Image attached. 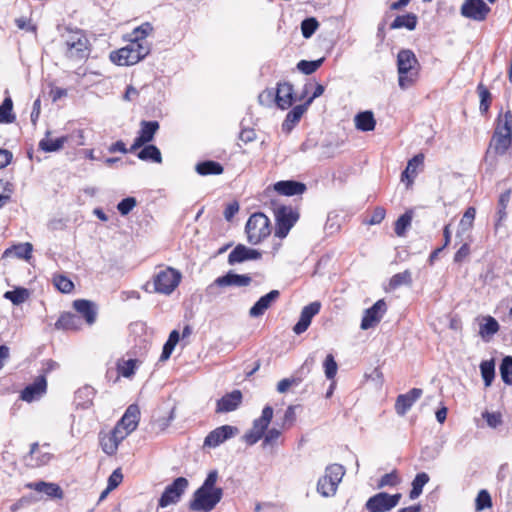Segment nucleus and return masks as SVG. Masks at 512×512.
<instances>
[{
    "label": "nucleus",
    "mask_w": 512,
    "mask_h": 512,
    "mask_svg": "<svg viewBox=\"0 0 512 512\" xmlns=\"http://www.w3.org/2000/svg\"><path fill=\"white\" fill-rule=\"evenodd\" d=\"M239 432L238 428L231 425H223L212 430L204 439V446L215 448L226 440L234 437Z\"/></svg>",
    "instance_id": "14"
},
{
    "label": "nucleus",
    "mask_w": 512,
    "mask_h": 512,
    "mask_svg": "<svg viewBox=\"0 0 512 512\" xmlns=\"http://www.w3.org/2000/svg\"><path fill=\"white\" fill-rule=\"evenodd\" d=\"M195 171L201 176L220 175L223 173V166L216 161L206 160L196 164Z\"/></svg>",
    "instance_id": "34"
},
{
    "label": "nucleus",
    "mask_w": 512,
    "mask_h": 512,
    "mask_svg": "<svg viewBox=\"0 0 512 512\" xmlns=\"http://www.w3.org/2000/svg\"><path fill=\"white\" fill-rule=\"evenodd\" d=\"M475 506L477 511L490 508L492 506L491 496L487 490H481L475 500Z\"/></svg>",
    "instance_id": "58"
},
{
    "label": "nucleus",
    "mask_w": 512,
    "mask_h": 512,
    "mask_svg": "<svg viewBox=\"0 0 512 512\" xmlns=\"http://www.w3.org/2000/svg\"><path fill=\"white\" fill-rule=\"evenodd\" d=\"M387 310L383 299L376 301L370 308L366 309L361 321V329L367 330L377 325Z\"/></svg>",
    "instance_id": "15"
},
{
    "label": "nucleus",
    "mask_w": 512,
    "mask_h": 512,
    "mask_svg": "<svg viewBox=\"0 0 512 512\" xmlns=\"http://www.w3.org/2000/svg\"><path fill=\"white\" fill-rule=\"evenodd\" d=\"M29 297V292L26 288L18 287L14 290L6 291L4 298L10 300L14 305L22 304Z\"/></svg>",
    "instance_id": "50"
},
{
    "label": "nucleus",
    "mask_w": 512,
    "mask_h": 512,
    "mask_svg": "<svg viewBox=\"0 0 512 512\" xmlns=\"http://www.w3.org/2000/svg\"><path fill=\"white\" fill-rule=\"evenodd\" d=\"M323 368H324V373H325V376L328 380H334L336 374H337V370H338V365H337V362L335 361V358L332 354H328L323 362Z\"/></svg>",
    "instance_id": "56"
},
{
    "label": "nucleus",
    "mask_w": 512,
    "mask_h": 512,
    "mask_svg": "<svg viewBox=\"0 0 512 512\" xmlns=\"http://www.w3.org/2000/svg\"><path fill=\"white\" fill-rule=\"evenodd\" d=\"M33 251V246L31 243H20L14 245L11 248H8L4 252V256H9L10 254H14L15 257L19 259L29 260L31 258V253Z\"/></svg>",
    "instance_id": "39"
},
{
    "label": "nucleus",
    "mask_w": 512,
    "mask_h": 512,
    "mask_svg": "<svg viewBox=\"0 0 512 512\" xmlns=\"http://www.w3.org/2000/svg\"><path fill=\"white\" fill-rule=\"evenodd\" d=\"M137 157L142 161H151L159 164L162 163L161 152L155 145L145 144L137 153Z\"/></svg>",
    "instance_id": "38"
},
{
    "label": "nucleus",
    "mask_w": 512,
    "mask_h": 512,
    "mask_svg": "<svg viewBox=\"0 0 512 512\" xmlns=\"http://www.w3.org/2000/svg\"><path fill=\"white\" fill-rule=\"evenodd\" d=\"M81 327L80 318L70 312H64L60 315L58 320L55 323V328L57 330H71L76 331Z\"/></svg>",
    "instance_id": "29"
},
{
    "label": "nucleus",
    "mask_w": 512,
    "mask_h": 512,
    "mask_svg": "<svg viewBox=\"0 0 512 512\" xmlns=\"http://www.w3.org/2000/svg\"><path fill=\"white\" fill-rule=\"evenodd\" d=\"M262 256L261 252L255 249L246 247L243 244H238L229 254L228 263L235 265L247 260H258Z\"/></svg>",
    "instance_id": "20"
},
{
    "label": "nucleus",
    "mask_w": 512,
    "mask_h": 512,
    "mask_svg": "<svg viewBox=\"0 0 512 512\" xmlns=\"http://www.w3.org/2000/svg\"><path fill=\"white\" fill-rule=\"evenodd\" d=\"M95 391L91 386H84L78 389L75 393V400L77 401V405L82 408H88L92 405V400L94 397Z\"/></svg>",
    "instance_id": "41"
},
{
    "label": "nucleus",
    "mask_w": 512,
    "mask_h": 512,
    "mask_svg": "<svg viewBox=\"0 0 512 512\" xmlns=\"http://www.w3.org/2000/svg\"><path fill=\"white\" fill-rule=\"evenodd\" d=\"M153 31V27L149 22H145L135 28L131 33V40L137 41L139 44H148L146 37Z\"/></svg>",
    "instance_id": "49"
},
{
    "label": "nucleus",
    "mask_w": 512,
    "mask_h": 512,
    "mask_svg": "<svg viewBox=\"0 0 512 512\" xmlns=\"http://www.w3.org/2000/svg\"><path fill=\"white\" fill-rule=\"evenodd\" d=\"M491 8L483 0H465L461 6V15L474 21H484Z\"/></svg>",
    "instance_id": "13"
},
{
    "label": "nucleus",
    "mask_w": 512,
    "mask_h": 512,
    "mask_svg": "<svg viewBox=\"0 0 512 512\" xmlns=\"http://www.w3.org/2000/svg\"><path fill=\"white\" fill-rule=\"evenodd\" d=\"M493 134L512 135V112L510 110L497 117Z\"/></svg>",
    "instance_id": "36"
},
{
    "label": "nucleus",
    "mask_w": 512,
    "mask_h": 512,
    "mask_svg": "<svg viewBox=\"0 0 512 512\" xmlns=\"http://www.w3.org/2000/svg\"><path fill=\"white\" fill-rule=\"evenodd\" d=\"M53 283L54 286L62 293H70L74 289V283L63 275H55Z\"/></svg>",
    "instance_id": "57"
},
{
    "label": "nucleus",
    "mask_w": 512,
    "mask_h": 512,
    "mask_svg": "<svg viewBox=\"0 0 512 512\" xmlns=\"http://www.w3.org/2000/svg\"><path fill=\"white\" fill-rule=\"evenodd\" d=\"M272 417L273 408L270 405H266L262 410L261 416L253 421L252 428L244 434L243 439L246 444L254 445L265 436Z\"/></svg>",
    "instance_id": "10"
},
{
    "label": "nucleus",
    "mask_w": 512,
    "mask_h": 512,
    "mask_svg": "<svg viewBox=\"0 0 512 512\" xmlns=\"http://www.w3.org/2000/svg\"><path fill=\"white\" fill-rule=\"evenodd\" d=\"M400 499V493L390 495L386 492H379L367 500L365 508L369 512H386L397 506Z\"/></svg>",
    "instance_id": "12"
},
{
    "label": "nucleus",
    "mask_w": 512,
    "mask_h": 512,
    "mask_svg": "<svg viewBox=\"0 0 512 512\" xmlns=\"http://www.w3.org/2000/svg\"><path fill=\"white\" fill-rule=\"evenodd\" d=\"M159 122L158 121H141L140 130L138 131V137L145 143H150L159 130Z\"/></svg>",
    "instance_id": "32"
},
{
    "label": "nucleus",
    "mask_w": 512,
    "mask_h": 512,
    "mask_svg": "<svg viewBox=\"0 0 512 512\" xmlns=\"http://www.w3.org/2000/svg\"><path fill=\"white\" fill-rule=\"evenodd\" d=\"M412 284V274L409 270H405L403 272L397 273L393 275L389 281V286L391 289L395 290L402 285H411Z\"/></svg>",
    "instance_id": "51"
},
{
    "label": "nucleus",
    "mask_w": 512,
    "mask_h": 512,
    "mask_svg": "<svg viewBox=\"0 0 512 512\" xmlns=\"http://www.w3.org/2000/svg\"><path fill=\"white\" fill-rule=\"evenodd\" d=\"M275 216V236L285 238L291 228L296 224L300 215L297 209L291 206H280L274 211Z\"/></svg>",
    "instance_id": "8"
},
{
    "label": "nucleus",
    "mask_w": 512,
    "mask_h": 512,
    "mask_svg": "<svg viewBox=\"0 0 512 512\" xmlns=\"http://www.w3.org/2000/svg\"><path fill=\"white\" fill-rule=\"evenodd\" d=\"M418 18L414 13H407L405 15L397 16L394 21L390 24L391 29L406 28L408 30H414L416 28Z\"/></svg>",
    "instance_id": "37"
},
{
    "label": "nucleus",
    "mask_w": 512,
    "mask_h": 512,
    "mask_svg": "<svg viewBox=\"0 0 512 512\" xmlns=\"http://www.w3.org/2000/svg\"><path fill=\"white\" fill-rule=\"evenodd\" d=\"M46 387V377L44 375H40L32 384H29L22 390L20 397L26 402H32L45 393Z\"/></svg>",
    "instance_id": "21"
},
{
    "label": "nucleus",
    "mask_w": 512,
    "mask_h": 512,
    "mask_svg": "<svg viewBox=\"0 0 512 512\" xmlns=\"http://www.w3.org/2000/svg\"><path fill=\"white\" fill-rule=\"evenodd\" d=\"M182 275L172 267H166L154 276V290L157 293L170 295L179 285Z\"/></svg>",
    "instance_id": "9"
},
{
    "label": "nucleus",
    "mask_w": 512,
    "mask_h": 512,
    "mask_svg": "<svg viewBox=\"0 0 512 512\" xmlns=\"http://www.w3.org/2000/svg\"><path fill=\"white\" fill-rule=\"evenodd\" d=\"M422 394V389L412 388L407 393L398 395L395 401L396 413L399 416H404Z\"/></svg>",
    "instance_id": "18"
},
{
    "label": "nucleus",
    "mask_w": 512,
    "mask_h": 512,
    "mask_svg": "<svg viewBox=\"0 0 512 512\" xmlns=\"http://www.w3.org/2000/svg\"><path fill=\"white\" fill-rule=\"evenodd\" d=\"M140 420V409L138 405L131 404L126 409L121 419L116 423L123 429L132 433L138 426Z\"/></svg>",
    "instance_id": "22"
},
{
    "label": "nucleus",
    "mask_w": 512,
    "mask_h": 512,
    "mask_svg": "<svg viewBox=\"0 0 512 512\" xmlns=\"http://www.w3.org/2000/svg\"><path fill=\"white\" fill-rule=\"evenodd\" d=\"M136 364V359L124 360L121 364H118L119 373L126 378L131 377L135 373Z\"/></svg>",
    "instance_id": "59"
},
{
    "label": "nucleus",
    "mask_w": 512,
    "mask_h": 512,
    "mask_svg": "<svg viewBox=\"0 0 512 512\" xmlns=\"http://www.w3.org/2000/svg\"><path fill=\"white\" fill-rule=\"evenodd\" d=\"M304 183L295 180H282L274 184V190L284 196L301 195L306 191Z\"/></svg>",
    "instance_id": "23"
},
{
    "label": "nucleus",
    "mask_w": 512,
    "mask_h": 512,
    "mask_svg": "<svg viewBox=\"0 0 512 512\" xmlns=\"http://www.w3.org/2000/svg\"><path fill=\"white\" fill-rule=\"evenodd\" d=\"M319 27V22L314 17H309L301 22V32L304 38H310Z\"/></svg>",
    "instance_id": "55"
},
{
    "label": "nucleus",
    "mask_w": 512,
    "mask_h": 512,
    "mask_svg": "<svg viewBox=\"0 0 512 512\" xmlns=\"http://www.w3.org/2000/svg\"><path fill=\"white\" fill-rule=\"evenodd\" d=\"M52 457L53 455L50 452L41 450L38 443H33L26 461L29 466L39 467L46 465Z\"/></svg>",
    "instance_id": "28"
},
{
    "label": "nucleus",
    "mask_w": 512,
    "mask_h": 512,
    "mask_svg": "<svg viewBox=\"0 0 512 512\" xmlns=\"http://www.w3.org/2000/svg\"><path fill=\"white\" fill-rule=\"evenodd\" d=\"M26 487L31 490H35L40 493L46 494L50 498L62 499L63 491L61 487L56 483H50L45 481L31 482L26 484Z\"/></svg>",
    "instance_id": "27"
},
{
    "label": "nucleus",
    "mask_w": 512,
    "mask_h": 512,
    "mask_svg": "<svg viewBox=\"0 0 512 512\" xmlns=\"http://www.w3.org/2000/svg\"><path fill=\"white\" fill-rule=\"evenodd\" d=\"M100 445L105 454L113 456L117 453L119 443L111 433H108L100 437Z\"/></svg>",
    "instance_id": "48"
},
{
    "label": "nucleus",
    "mask_w": 512,
    "mask_h": 512,
    "mask_svg": "<svg viewBox=\"0 0 512 512\" xmlns=\"http://www.w3.org/2000/svg\"><path fill=\"white\" fill-rule=\"evenodd\" d=\"M174 418H175V408H172L169 411L167 417H159L157 419H154L153 425L159 432H162L169 427V425L174 420Z\"/></svg>",
    "instance_id": "60"
},
{
    "label": "nucleus",
    "mask_w": 512,
    "mask_h": 512,
    "mask_svg": "<svg viewBox=\"0 0 512 512\" xmlns=\"http://www.w3.org/2000/svg\"><path fill=\"white\" fill-rule=\"evenodd\" d=\"M51 132L47 131L45 137L40 140L38 147L44 152H56L63 148L64 144L67 143L68 137L61 136L56 139L50 138Z\"/></svg>",
    "instance_id": "30"
},
{
    "label": "nucleus",
    "mask_w": 512,
    "mask_h": 512,
    "mask_svg": "<svg viewBox=\"0 0 512 512\" xmlns=\"http://www.w3.org/2000/svg\"><path fill=\"white\" fill-rule=\"evenodd\" d=\"M301 382L300 378H284L277 384V391L279 393H285L291 386H297Z\"/></svg>",
    "instance_id": "64"
},
{
    "label": "nucleus",
    "mask_w": 512,
    "mask_h": 512,
    "mask_svg": "<svg viewBox=\"0 0 512 512\" xmlns=\"http://www.w3.org/2000/svg\"><path fill=\"white\" fill-rule=\"evenodd\" d=\"M280 296L278 290H271L266 295L260 297L256 303L250 308L249 315L251 317L262 316L268 308L275 302Z\"/></svg>",
    "instance_id": "24"
},
{
    "label": "nucleus",
    "mask_w": 512,
    "mask_h": 512,
    "mask_svg": "<svg viewBox=\"0 0 512 512\" xmlns=\"http://www.w3.org/2000/svg\"><path fill=\"white\" fill-rule=\"evenodd\" d=\"M477 92L480 97L479 110L482 115L487 114L492 101V95L490 91L482 83L477 86Z\"/></svg>",
    "instance_id": "47"
},
{
    "label": "nucleus",
    "mask_w": 512,
    "mask_h": 512,
    "mask_svg": "<svg viewBox=\"0 0 512 512\" xmlns=\"http://www.w3.org/2000/svg\"><path fill=\"white\" fill-rule=\"evenodd\" d=\"M413 218V212L411 210L406 211L402 214L395 222L394 231L397 236H404L406 234L407 229L411 226Z\"/></svg>",
    "instance_id": "45"
},
{
    "label": "nucleus",
    "mask_w": 512,
    "mask_h": 512,
    "mask_svg": "<svg viewBox=\"0 0 512 512\" xmlns=\"http://www.w3.org/2000/svg\"><path fill=\"white\" fill-rule=\"evenodd\" d=\"M245 233L250 244L261 243L271 234L270 219L262 212L253 213L246 222Z\"/></svg>",
    "instance_id": "6"
},
{
    "label": "nucleus",
    "mask_w": 512,
    "mask_h": 512,
    "mask_svg": "<svg viewBox=\"0 0 512 512\" xmlns=\"http://www.w3.org/2000/svg\"><path fill=\"white\" fill-rule=\"evenodd\" d=\"M243 400L242 392L238 389L226 393L216 402L215 412L217 414L228 413L239 408Z\"/></svg>",
    "instance_id": "16"
},
{
    "label": "nucleus",
    "mask_w": 512,
    "mask_h": 512,
    "mask_svg": "<svg viewBox=\"0 0 512 512\" xmlns=\"http://www.w3.org/2000/svg\"><path fill=\"white\" fill-rule=\"evenodd\" d=\"M150 53L149 44H139L137 41L131 40L130 43L110 54L113 63L120 66H130L138 63Z\"/></svg>",
    "instance_id": "5"
},
{
    "label": "nucleus",
    "mask_w": 512,
    "mask_h": 512,
    "mask_svg": "<svg viewBox=\"0 0 512 512\" xmlns=\"http://www.w3.org/2000/svg\"><path fill=\"white\" fill-rule=\"evenodd\" d=\"M179 339H180L179 332L177 330H173L170 333L168 340L165 342V344L163 346L162 353H161L160 359H159L160 361H166L170 358Z\"/></svg>",
    "instance_id": "46"
},
{
    "label": "nucleus",
    "mask_w": 512,
    "mask_h": 512,
    "mask_svg": "<svg viewBox=\"0 0 512 512\" xmlns=\"http://www.w3.org/2000/svg\"><path fill=\"white\" fill-rule=\"evenodd\" d=\"M429 479V475L425 472L416 474L412 481V489L409 493L410 499H416L422 494L423 487L429 482Z\"/></svg>",
    "instance_id": "42"
},
{
    "label": "nucleus",
    "mask_w": 512,
    "mask_h": 512,
    "mask_svg": "<svg viewBox=\"0 0 512 512\" xmlns=\"http://www.w3.org/2000/svg\"><path fill=\"white\" fill-rule=\"evenodd\" d=\"M308 107L309 106L305 103L293 107L292 110L287 113L284 121L282 122V131L287 134L290 133L301 120Z\"/></svg>",
    "instance_id": "26"
},
{
    "label": "nucleus",
    "mask_w": 512,
    "mask_h": 512,
    "mask_svg": "<svg viewBox=\"0 0 512 512\" xmlns=\"http://www.w3.org/2000/svg\"><path fill=\"white\" fill-rule=\"evenodd\" d=\"M324 62V58L318 60L307 61L301 60L297 64V69L303 74L310 75L314 73Z\"/></svg>",
    "instance_id": "54"
},
{
    "label": "nucleus",
    "mask_w": 512,
    "mask_h": 512,
    "mask_svg": "<svg viewBox=\"0 0 512 512\" xmlns=\"http://www.w3.org/2000/svg\"><path fill=\"white\" fill-rule=\"evenodd\" d=\"M251 282L252 278L249 275L236 274L233 271H229L225 275L217 277L209 284L204 291V296L208 301H213L222 293V289L231 286L246 287Z\"/></svg>",
    "instance_id": "4"
},
{
    "label": "nucleus",
    "mask_w": 512,
    "mask_h": 512,
    "mask_svg": "<svg viewBox=\"0 0 512 512\" xmlns=\"http://www.w3.org/2000/svg\"><path fill=\"white\" fill-rule=\"evenodd\" d=\"M345 475V469L340 464L328 465L325 474L317 482V491L324 497L335 495L339 483Z\"/></svg>",
    "instance_id": "7"
},
{
    "label": "nucleus",
    "mask_w": 512,
    "mask_h": 512,
    "mask_svg": "<svg viewBox=\"0 0 512 512\" xmlns=\"http://www.w3.org/2000/svg\"><path fill=\"white\" fill-rule=\"evenodd\" d=\"M480 372L486 387L491 386L495 377V363L494 360H485L480 364Z\"/></svg>",
    "instance_id": "44"
},
{
    "label": "nucleus",
    "mask_w": 512,
    "mask_h": 512,
    "mask_svg": "<svg viewBox=\"0 0 512 512\" xmlns=\"http://www.w3.org/2000/svg\"><path fill=\"white\" fill-rule=\"evenodd\" d=\"M218 471L211 470L202 485L195 490L189 502V509L195 512H211L223 498V488L217 487Z\"/></svg>",
    "instance_id": "1"
},
{
    "label": "nucleus",
    "mask_w": 512,
    "mask_h": 512,
    "mask_svg": "<svg viewBox=\"0 0 512 512\" xmlns=\"http://www.w3.org/2000/svg\"><path fill=\"white\" fill-rule=\"evenodd\" d=\"M499 331V324L492 316H484L481 319L479 335L484 341H489Z\"/></svg>",
    "instance_id": "31"
},
{
    "label": "nucleus",
    "mask_w": 512,
    "mask_h": 512,
    "mask_svg": "<svg viewBox=\"0 0 512 512\" xmlns=\"http://www.w3.org/2000/svg\"><path fill=\"white\" fill-rule=\"evenodd\" d=\"M510 201V191H505L500 194L498 200V210H497V222L496 226H498L505 218H506V208Z\"/></svg>",
    "instance_id": "53"
},
{
    "label": "nucleus",
    "mask_w": 512,
    "mask_h": 512,
    "mask_svg": "<svg viewBox=\"0 0 512 512\" xmlns=\"http://www.w3.org/2000/svg\"><path fill=\"white\" fill-rule=\"evenodd\" d=\"M295 100L294 89L291 83L283 82L277 84L275 102L281 110L290 108Z\"/></svg>",
    "instance_id": "19"
},
{
    "label": "nucleus",
    "mask_w": 512,
    "mask_h": 512,
    "mask_svg": "<svg viewBox=\"0 0 512 512\" xmlns=\"http://www.w3.org/2000/svg\"><path fill=\"white\" fill-rule=\"evenodd\" d=\"M15 119L13 101L10 96H7L0 105V123H13Z\"/></svg>",
    "instance_id": "43"
},
{
    "label": "nucleus",
    "mask_w": 512,
    "mask_h": 512,
    "mask_svg": "<svg viewBox=\"0 0 512 512\" xmlns=\"http://www.w3.org/2000/svg\"><path fill=\"white\" fill-rule=\"evenodd\" d=\"M136 204L137 201L134 197H126L118 203L117 209L121 215L125 216L132 211Z\"/></svg>",
    "instance_id": "63"
},
{
    "label": "nucleus",
    "mask_w": 512,
    "mask_h": 512,
    "mask_svg": "<svg viewBox=\"0 0 512 512\" xmlns=\"http://www.w3.org/2000/svg\"><path fill=\"white\" fill-rule=\"evenodd\" d=\"M399 482H400V479L398 477L397 471L393 470L392 472L383 475L380 478L377 486H378V488H383V487H386V486L394 487Z\"/></svg>",
    "instance_id": "61"
},
{
    "label": "nucleus",
    "mask_w": 512,
    "mask_h": 512,
    "mask_svg": "<svg viewBox=\"0 0 512 512\" xmlns=\"http://www.w3.org/2000/svg\"><path fill=\"white\" fill-rule=\"evenodd\" d=\"M420 64L410 49H401L397 54L398 84L403 90L413 86L419 77Z\"/></svg>",
    "instance_id": "3"
},
{
    "label": "nucleus",
    "mask_w": 512,
    "mask_h": 512,
    "mask_svg": "<svg viewBox=\"0 0 512 512\" xmlns=\"http://www.w3.org/2000/svg\"><path fill=\"white\" fill-rule=\"evenodd\" d=\"M424 156L422 154L415 155L408 161L406 169L402 172V181L405 179L412 182L417 175V168L423 164Z\"/></svg>",
    "instance_id": "40"
},
{
    "label": "nucleus",
    "mask_w": 512,
    "mask_h": 512,
    "mask_svg": "<svg viewBox=\"0 0 512 512\" xmlns=\"http://www.w3.org/2000/svg\"><path fill=\"white\" fill-rule=\"evenodd\" d=\"M376 121L371 111L360 112L355 116V126L358 130L368 132L374 130Z\"/></svg>",
    "instance_id": "35"
},
{
    "label": "nucleus",
    "mask_w": 512,
    "mask_h": 512,
    "mask_svg": "<svg viewBox=\"0 0 512 512\" xmlns=\"http://www.w3.org/2000/svg\"><path fill=\"white\" fill-rule=\"evenodd\" d=\"M512 144V135L493 134L491 148L497 155H504Z\"/></svg>",
    "instance_id": "33"
},
{
    "label": "nucleus",
    "mask_w": 512,
    "mask_h": 512,
    "mask_svg": "<svg viewBox=\"0 0 512 512\" xmlns=\"http://www.w3.org/2000/svg\"><path fill=\"white\" fill-rule=\"evenodd\" d=\"M475 215L476 209L474 207H468L460 221V227L463 231L472 228Z\"/></svg>",
    "instance_id": "62"
},
{
    "label": "nucleus",
    "mask_w": 512,
    "mask_h": 512,
    "mask_svg": "<svg viewBox=\"0 0 512 512\" xmlns=\"http://www.w3.org/2000/svg\"><path fill=\"white\" fill-rule=\"evenodd\" d=\"M189 482L184 477H178L174 481L165 487L162 495L158 500V508H165L169 505L177 504L185 491L187 490Z\"/></svg>",
    "instance_id": "11"
},
{
    "label": "nucleus",
    "mask_w": 512,
    "mask_h": 512,
    "mask_svg": "<svg viewBox=\"0 0 512 512\" xmlns=\"http://www.w3.org/2000/svg\"><path fill=\"white\" fill-rule=\"evenodd\" d=\"M73 308L83 316L89 325L95 323L97 307L94 302L86 299H77L73 302Z\"/></svg>",
    "instance_id": "25"
},
{
    "label": "nucleus",
    "mask_w": 512,
    "mask_h": 512,
    "mask_svg": "<svg viewBox=\"0 0 512 512\" xmlns=\"http://www.w3.org/2000/svg\"><path fill=\"white\" fill-rule=\"evenodd\" d=\"M62 38L66 58L78 62L89 57L90 43L83 30L66 28Z\"/></svg>",
    "instance_id": "2"
},
{
    "label": "nucleus",
    "mask_w": 512,
    "mask_h": 512,
    "mask_svg": "<svg viewBox=\"0 0 512 512\" xmlns=\"http://www.w3.org/2000/svg\"><path fill=\"white\" fill-rule=\"evenodd\" d=\"M500 375L506 385H512V356H505L500 364Z\"/></svg>",
    "instance_id": "52"
},
{
    "label": "nucleus",
    "mask_w": 512,
    "mask_h": 512,
    "mask_svg": "<svg viewBox=\"0 0 512 512\" xmlns=\"http://www.w3.org/2000/svg\"><path fill=\"white\" fill-rule=\"evenodd\" d=\"M320 308L321 304L318 301L306 305L301 311L298 322L293 327L294 333L297 335L304 333L310 326L312 318L319 313Z\"/></svg>",
    "instance_id": "17"
}]
</instances>
